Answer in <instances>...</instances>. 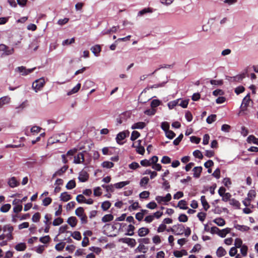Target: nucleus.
Wrapping results in <instances>:
<instances>
[{"mask_svg": "<svg viewBox=\"0 0 258 258\" xmlns=\"http://www.w3.org/2000/svg\"><path fill=\"white\" fill-rule=\"evenodd\" d=\"M75 214L80 218L82 224H84L87 223V216L84 213V210L83 208L81 207L78 208L75 211Z\"/></svg>", "mask_w": 258, "mask_h": 258, "instance_id": "1", "label": "nucleus"}, {"mask_svg": "<svg viewBox=\"0 0 258 258\" xmlns=\"http://www.w3.org/2000/svg\"><path fill=\"white\" fill-rule=\"evenodd\" d=\"M45 83L44 79L41 78L39 79L35 80L32 84V88L35 91L37 92L40 90L44 86Z\"/></svg>", "mask_w": 258, "mask_h": 258, "instance_id": "2", "label": "nucleus"}, {"mask_svg": "<svg viewBox=\"0 0 258 258\" xmlns=\"http://www.w3.org/2000/svg\"><path fill=\"white\" fill-rule=\"evenodd\" d=\"M250 102H252V101L250 98V93H248L242 100V102L240 106L241 111H244L246 110L247 107L248 106Z\"/></svg>", "mask_w": 258, "mask_h": 258, "instance_id": "3", "label": "nucleus"}, {"mask_svg": "<svg viewBox=\"0 0 258 258\" xmlns=\"http://www.w3.org/2000/svg\"><path fill=\"white\" fill-rule=\"evenodd\" d=\"M36 69V68H33L32 69H27L25 67L21 66L18 67L15 69V71L22 73V75L26 76L29 74L31 73L34 71V70Z\"/></svg>", "mask_w": 258, "mask_h": 258, "instance_id": "4", "label": "nucleus"}, {"mask_svg": "<svg viewBox=\"0 0 258 258\" xmlns=\"http://www.w3.org/2000/svg\"><path fill=\"white\" fill-rule=\"evenodd\" d=\"M0 51H3L4 53L6 55L12 54L14 52L13 48H9L7 45L1 44H0Z\"/></svg>", "mask_w": 258, "mask_h": 258, "instance_id": "5", "label": "nucleus"}, {"mask_svg": "<svg viewBox=\"0 0 258 258\" xmlns=\"http://www.w3.org/2000/svg\"><path fill=\"white\" fill-rule=\"evenodd\" d=\"M175 230V235H182L184 232L185 228L182 224H177L173 226Z\"/></svg>", "mask_w": 258, "mask_h": 258, "instance_id": "6", "label": "nucleus"}, {"mask_svg": "<svg viewBox=\"0 0 258 258\" xmlns=\"http://www.w3.org/2000/svg\"><path fill=\"white\" fill-rule=\"evenodd\" d=\"M121 241L123 243L127 244L132 247H135L136 244V240L134 238H123L121 239Z\"/></svg>", "mask_w": 258, "mask_h": 258, "instance_id": "7", "label": "nucleus"}, {"mask_svg": "<svg viewBox=\"0 0 258 258\" xmlns=\"http://www.w3.org/2000/svg\"><path fill=\"white\" fill-rule=\"evenodd\" d=\"M127 136V134L125 132H121L118 133L116 137V142L118 144H123L122 142H121V141L124 140Z\"/></svg>", "mask_w": 258, "mask_h": 258, "instance_id": "8", "label": "nucleus"}, {"mask_svg": "<svg viewBox=\"0 0 258 258\" xmlns=\"http://www.w3.org/2000/svg\"><path fill=\"white\" fill-rule=\"evenodd\" d=\"M89 177V174L86 171H82L80 173L78 179L80 181L84 182L88 180Z\"/></svg>", "mask_w": 258, "mask_h": 258, "instance_id": "9", "label": "nucleus"}, {"mask_svg": "<svg viewBox=\"0 0 258 258\" xmlns=\"http://www.w3.org/2000/svg\"><path fill=\"white\" fill-rule=\"evenodd\" d=\"M84 155L83 153H79L74 157V163L76 164H80L84 162Z\"/></svg>", "mask_w": 258, "mask_h": 258, "instance_id": "10", "label": "nucleus"}, {"mask_svg": "<svg viewBox=\"0 0 258 258\" xmlns=\"http://www.w3.org/2000/svg\"><path fill=\"white\" fill-rule=\"evenodd\" d=\"M150 230L146 227H142L138 230V235L140 237H143L148 234Z\"/></svg>", "mask_w": 258, "mask_h": 258, "instance_id": "11", "label": "nucleus"}, {"mask_svg": "<svg viewBox=\"0 0 258 258\" xmlns=\"http://www.w3.org/2000/svg\"><path fill=\"white\" fill-rule=\"evenodd\" d=\"M202 167L198 166L194 167L192 171H194V177L195 178H199L202 171Z\"/></svg>", "mask_w": 258, "mask_h": 258, "instance_id": "12", "label": "nucleus"}, {"mask_svg": "<svg viewBox=\"0 0 258 258\" xmlns=\"http://www.w3.org/2000/svg\"><path fill=\"white\" fill-rule=\"evenodd\" d=\"M67 222L71 227H74L77 225L78 220L76 217L72 216L68 218Z\"/></svg>", "mask_w": 258, "mask_h": 258, "instance_id": "13", "label": "nucleus"}, {"mask_svg": "<svg viewBox=\"0 0 258 258\" xmlns=\"http://www.w3.org/2000/svg\"><path fill=\"white\" fill-rule=\"evenodd\" d=\"M91 50L95 56H98L101 51V47L99 45H95L91 48Z\"/></svg>", "mask_w": 258, "mask_h": 258, "instance_id": "14", "label": "nucleus"}, {"mask_svg": "<svg viewBox=\"0 0 258 258\" xmlns=\"http://www.w3.org/2000/svg\"><path fill=\"white\" fill-rule=\"evenodd\" d=\"M11 100L9 96H4L0 98V108H2L4 105L8 104Z\"/></svg>", "mask_w": 258, "mask_h": 258, "instance_id": "15", "label": "nucleus"}, {"mask_svg": "<svg viewBox=\"0 0 258 258\" xmlns=\"http://www.w3.org/2000/svg\"><path fill=\"white\" fill-rule=\"evenodd\" d=\"M201 201L204 209L207 211L210 208V205L207 202L205 196H202L201 197Z\"/></svg>", "mask_w": 258, "mask_h": 258, "instance_id": "16", "label": "nucleus"}, {"mask_svg": "<svg viewBox=\"0 0 258 258\" xmlns=\"http://www.w3.org/2000/svg\"><path fill=\"white\" fill-rule=\"evenodd\" d=\"M8 184L11 187H15L19 185V182L17 181L16 177H12L9 179L8 181Z\"/></svg>", "mask_w": 258, "mask_h": 258, "instance_id": "17", "label": "nucleus"}, {"mask_svg": "<svg viewBox=\"0 0 258 258\" xmlns=\"http://www.w3.org/2000/svg\"><path fill=\"white\" fill-rule=\"evenodd\" d=\"M256 191L254 190H250L247 194V197L246 198L247 201L251 202L256 197Z\"/></svg>", "mask_w": 258, "mask_h": 258, "instance_id": "18", "label": "nucleus"}, {"mask_svg": "<svg viewBox=\"0 0 258 258\" xmlns=\"http://www.w3.org/2000/svg\"><path fill=\"white\" fill-rule=\"evenodd\" d=\"M227 253L225 249L222 246L218 247L216 251L217 256L219 257H221L225 255Z\"/></svg>", "mask_w": 258, "mask_h": 258, "instance_id": "19", "label": "nucleus"}, {"mask_svg": "<svg viewBox=\"0 0 258 258\" xmlns=\"http://www.w3.org/2000/svg\"><path fill=\"white\" fill-rule=\"evenodd\" d=\"M60 198L61 201L68 202L72 199V196L68 194L67 192H64L61 194Z\"/></svg>", "mask_w": 258, "mask_h": 258, "instance_id": "20", "label": "nucleus"}, {"mask_svg": "<svg viewBox=\"0 0 258 258\" xmlns=\"http://www.w3.org/2000/svg\"><path fill=\"white\" fill-rule=\"evenodd\" d=\"M146 126V123L144 122H138L134 123L132 126V129H143Z\"/></svg>", "mask_w": 258, "mask_h": 258, "instance_id": "21", "label": "nucleus"}, {"mask_svg": "<svg viewBox=\"0 0 258 258\" xmlns=\"http://www.w3.org/2000/svg\"><path fill=\"white\" fill-rule=\"evenodd\" d=\"M81 85L80 83H78L75 87H74L71 91H69L67 93L68 95H71L75 94L79 91L80 89Z\"/></svg>", "mask_w": 258, "mask_h": 258, "instance_id": "22", "label": "nucleus"}, {"mask_svg": "<svg viewBox=\"0 0 258 258\" xmlns=\"http://www.w3.org/2000/svg\"><path fill=\"white\" fill-rule=\"evenodd\" d=\"M229 204L231 206L235 207L237 209L240 208V203H239V202L238 201L236 200V199H235L234 198L231 199L230 200Z\"/></svg>", "mask_w": 258, "mask_h": 258, "instance_id": "23", "label": "nucleus"}, {"mask_svg": "<svg viewBox=\"0 0 258 258\" xmlns=\"http://www.w3.org/2000/svg\"><path fill=\"white\" fill-rule=\"evenodd\" d=\"M234 227L239 230V231H242V232H244V231H247L249 229V227L247 226H245V225H239V224H235L234 225Z\"/></svg>", "mask_w": 258, "mask_h": 258, "instance_id": "24", "label": "nucleus"}, {"mask_svg": "<svg viewBox=\"0 0 258 258\" xmlns=\"http://www.w3.org/2000/svg\"><path fill=\"white\" fill-rule=\"evenodd\" d=\"M153 12V9L151 8H145L139 11L138 16H143L147 13H151Z\"/></svg>", "mask_w": 258, "mask_h": 258, "instance_id": "25", "label": "nucleus"}, {"mask_svg": "<svg viewBox=\"0 0 258 258\" xmlns=\"http://www.w3.org/2000/svg\"><path fill=\"white\" fill-rule=\"evenodd\" d=\"M130 183V181H121L119 182L116 183H115L114 184V186L115 188H121L124 186L128 185Z\"/></svg>", "mask_w": 258, "mask_h": 258, "instance_id": "26", "label": "nucleus"}, {"mask_svg": "<svg viewBox=\"0 0 258 258\" xmlns=\"http://www.w3.org/2000/svg\"><path fill=\"white\" fill-rule=\"evenodd\" d=\"M26 247L27 246L25 243H20L15 246V248L17 251H24L26 249Z\"/></svg>", "mask_w": 258, "mask_h": 258, "instance_id": "27", "label": "nucleus"}, {"mask_svg": "<svg viewBox=\"0 0 258 258\" xmlns=\"http://www.w3.org/2000/svg\"><path fill=\"white\" fill-rule=\"evenodd\" d=\"M230 232V229L229 228H226L222 230H220V232L218 233V234L221 237H225L226 234L229 233Z\"/></svg>", "mask_w": 258, "mask_h": 258, "instance_id": "28", "label": "nucleus"}, {"mask_svg": "<svg viewBox=\"0 0 258 258\" xmlns=\"http://www.w3.org/2000/svg\"><path fill=\"white\" fill-rule=\"evenodd\" d=\"M113 219V216L112 214H106L102 218L103 222H107L112 221Z\"/></svg>", "mask_w": 258, "mask_h": 258, "instance_id": "29", "label": "nucleus"}, {"mask_svg": "<svg viewBox=\"0 0 258 258\" xmlns=\"http://www.w3.org/2000/svg\"><path fill=\"white\" fill-rule=\"evenodd\" d=\"M248 143L256 144L258 145V139L256 138L253 135H250L247 139Z\"/></svg>", "mask_w": 258, "mask_h": 258, "instance_id": "30", "label": "nucleus"}, {"mask_svg": "<svg viewBox=\"0 0 258 258\" xmlns=\"http://www.w3.org/2000/svg\"><path fill=\"white\" fill-rule=\"evenodd\" d=\"M214 222L219 226H224L225 224V221L222 218H218L214 220Z\"/></svg>", "mask_w": 258, "mask_h": 258, "instance_id": "31", "label": "nucleus"}, {"mask_svg": "<svg viewBox=\"0 0 258 258\" xmlns=\"http://www.w3.org/2000/svg\"><path fill=\"white\" fill-rule=\"evenodd\" d=\"M111 203L109 201H106L102 203L101 208L103 211H107L111 206Z\"/></svg>", "mask_w": 258, "mask_h": 258, "instance_id": "32", "label": "nucleus"}, {"mask_svg": "<svg viewBox=\"0 0 258 258\" xmlns=\"http://www.w3.org/2000/svg\"><path fill=\"white\" fill-rule=\"evenodd\" d=\"M132 147L136 148V151L138 153L141 155H143L145 153V148L143 146H135V144H133Z\"/></svg>", "mask_w": 258, "mask_h": 258, "instance_id": "33", "label": "nucleus"}, {"mask_svg": "<svg viewBox=\"0 0 258 258\" xmlns=\"http://www.w3.org/2000/svg\"><path fill=\"white\" fill-rule=\"evenodd\" d=\"M76 184L74 180H70L67 184L66 187L68 189H72L76 187Z\"/></svg>", "mask_w": 258, "mask_h": 258, "instance_id": "34", "label": "nucleus"}, {"mask_svg": "<svg viewBox=\"0 0 258 258\" xmlns=\"http://www.w3.org/2000/svg\"><path fill=\"white\" fill-rule=\"evenodd\" d=\"M135 229V226L132 224H130L128 226L127 230V233L126 234L127 235L133 236L134 234V231Z\"/></svg>", "mask_w": 258, "mask_h": 258, "instance_id": "35", "label": "nucleus"}, {"mask_svg": "<svg viewBox=\"0 0 258 258\" xmlns=\"http://www.w3.org/2000/svg\"><path fill=\"white\" fill-rule=\"evenodd\" d=\"M186 205L187 204L185 201L180 200L178 203L177 207H179L181 209L186 210L188 208Z\"/></svg>", "mask_w": 258, "mask_h": 258, "instance_id": "36", "label": "nucleus"}, {"mask_svg": "<svg viewBox=\"0 0 258 258\" xmlns=\"http://www.w3.org/2000/svg\"><path fill=\"white\" fill-rule=\"evenodd\" d=\"M11 208V206L10 204H6L3 205L1 207L0 210L2 212L6 213L10 210Z\"/></svg>", "mask_w": 258, "mask_h": 258, "instance_id": "37", "label": "nucleus"}, {"mask_svg": "<svg viewBox=\"0 0 258 258\" xmlns=\"http://www.w3.org/2000/svg\"><path fill=\"white\" fill-rule=\"evenodd\" d=\"M180 99H176L172 101H170L168 103V106L169 109H173L175 106L178 105Z\"/></svg>", "mask_w": 258, "mask_h": 258, "instance_id": "38", "label": "nucleus"}, {"mask_svg": "<svg viewBox=\"0 0 258 258\" xmlns=\"http://www.w3.org/2000/svg\"><path fill=\"white\" fill-rule=\"evenodd\" d=\"M71 236L77 240H80L82 238L81 233L79 231L71 232Z\"/></svg>", "mask_w": 258, "mask_h": 258, "instance_id": "39", "label": "nucleus"}, {"mask_svg": "<svg viewBox=\"0 0 258 258\" xmlns=\"http://www.w3.org/2000/svg\"><path fill=\"white\" fill-rule=\"evenodd\" d=\"M216 117L217 116L216 114H211L207 118V122L209 124L212 123V122L216 120Z\"/></svg>", "mask_w": 258, "mask_h": 258, "instance_id": "40", "label": "nucleus"}, {"mask_svg": "<svg viewBox=\"0 0 258 258\" xmlns=\"http://www.w3.org/2000/svg\"><path fill=\"white\" fill-rule=\"evenodd\" d=\"M50 240V237L49 235H46L39 238V241L44 243H48Z\"/></svg>", "mask_w": 258, "mask_h": 258, "instance_id": "41", "label": "nucleus"}, {"mask_svg": "<svg viewBox=\"0 0 258 258\" xmlns=\"http://www.w3.org/2000/svg\"><path fill=\"white\" fill-rule=\"evenodd\" d=\"M149 179L148 177H143L140 182V185L141 186H145L149 182Z\"/></svg>", "mask_w": 258, "mask_h": 258, "instance_id": "42", "label": "nucleus"}, {"mask_svg": "<svg viewBox=\"0 0 258 258\" xmlns=\"http://www.w3.org/2000/svg\"><path fill=\"white\" fill-rule=\"evenodd\" d=\"M140 136L139 132L136 131H134L132 133L131 140L132 141H135Z\"/></svg>", "mask_w": 258, "mask_h": 258, "instance_id": "43", "label": "nucleus"}, {"mask_svg": "<svg viewBox=\"0 0 258 258\" xmlns=\"http://www.w3.org/2000/svg\"><path fill=\"white\" fill-rule=\"evenodd\" d=\"M65 245H66L65 242H61L58 243L55 245V248L57 251H61L64 248Z\"/></svg>", "mask_w": 258, "mask_h": 258, "instance_id": "44", "label": "nucleus"}, {"mask_svg": "<svg viewBox=\"0 0 258 258\" xmlns=\"http://www.w3.org/2000/svg\"><path fill=\"white\" fill-rule=\"evenodd\" d=\"M102 165L103 167L107 168H111L113 167L114 163L110 161H104L102 163Z\"/></svg>", "mask_w": 258, "mask_h": 258, "instance_id": "45", "label": "nucleus"}, {"mask_svg": "<svg viewBox=\"0 0 258 258\" xmlns=\"http://www.w3.org/2000/svg\"><path fill=\"white\" fill-rule=\"evenodd\" d=\"M146 248L145 246V245L143 244L140 243V244H139L138 247L136 248V251H138V252H142L143 253H146Z\"/></svg>", "mask_w": 258, "mask_h": 258, "instance_id": "46", "label": "nucleus"}, {"mask_svg": "<svg viewBox=\"0 0 258 258\" xmlns=\"http://www.w3.org/2000/svg\"><path fill=\"white\" fill-rule=\"evenodd\" d=\"M165 135L166 137L169 139H173L176 136L175 134L171 130H169L165 132Z\"/></svg>", "mask_w": 258, "mask_h": 258, "instance_id": "47", "label": "nucleus"}, {"mask_svg": "<svg viewBox=\"0 0 258 258\" xmlns=\"http://www.w3.org/2000/svg\"><path fill=\"white\" fill-rule=\"evenodd\" d=\"M52 202V199L49 197L44 198L42 201V205L44 206H48Z\"/></svg>", "mask_w": 258, "mask_h": 258, "instance_id": "48", "label": "nucleus"}, {"mask_svg": "<svg viewBox=\"0 0 258 258\" xmlns=\"http://www.w3.org/2000/svg\"><path fill=\"white\" fill-rule=\"evenodd\" d=\"M76 201L79 203H85V201H86V199L85 198V197L83 195H79L77 196L76 197Z\"/></svg>", "mask_w": 258, "mask_h": 258, "instance_id": "49", "label": "nucleus"}, {"mask_svg": "<svg viewBox=\"0 0 258 258\" xmlns=\"http://www.w3.org/2000/svg\"><path fill=\"white\" fill-rule=\"evenodd\" d=\"M183 138V134H181L179 136L173 141V144L175 146L178 145Z\"/></svg>", "mask_w": 258, "mask_h": 258, "instance_id": "50", "label": "nucleus"}, {"mask_svg": "<svg viewBox=\"0 0 258 258\" xmlns=\"http://www.w3.org/2000/svg\"><path fill=\"white\" fill-rule=\"evenodd\" d=\"M179 99L180 103L178 102V105L184 108H186L188 104V99L184 100H181L180 99Z\"/></svg>", "mask_w": 258, "mask_h": 258, "instance_id": "51", "label": "nucleus"}, {"mask_svg": "<svg viewBox=\"0 0 258 258\" xmlns=\"http://www.w3.org/2000/svg\"><path fill=\"white\" fill-rule=\"evenodd\" d=\"M178 219L181 222H186L188 221V217L185 214H181L178 217Z\"/></svg>", "mask_w": 258, "mask_h": 258, "instance_id": "52", "label": "nucleus"}, {"mask_svg": "<svg viewBox=\"0 0 258 258\" xmlns=\"http://www.w3.org/2000/svg\"><path fill=\"white\" fill-rule=\"evenodd\" d=\"M40 214L39 212H37L33 215L32 220L34 222H38L40 220Z\"/></svg>", "mask_w": 258, "mask_h": 258, "instance_id": "53", "label": "nucleus"}, {"mask_svg": "<svg viewBox=\"0 0 258 258\" xmlns=\"http://www.w3.org/2000/svg\"><path fill=\"white\" fill-rule=\"evenodd\" d=\"M161 102L157 99H154L152 101L151 103V106L152 108H154L158 107L160 105Z\"/></svg>", "mask_w": 258, "mask_h": 258, "instance_id": "54", "label": "nucleus"}, {"mask_svg": "<svg viewBox=\"0 0 258 258\" xmlns=\"http://www.w3.org/2000/svg\"><path fill=\"white\" fill-rule=\"evenodd\" d=\"M102 186L103 188H105L107 192H113L114 191V187H115L114 185L112 184H110L108 185L103 184L102 185Z\"/></svg>", "mask_w": 258, "mask_h": 258, "instance_id": "55", "label": "nucleus"}, {"mask_svg": "<svg viewBox=\"0 0 258 258\" xmlns=\"http://www.w3.org/2000/svg\"><path fill=\"white\" fill-rule=\"evenodd\" d=\"M193 155L196 158H199L200 159H202L203 158V155L202 152L198 150H195L193 152Z\"/></svg>", "mask_w": 258, "mask_h": 258, "instance_id": "56", "label": "nucleus"}, {"mask_svg": "<svg viewBox=\"0 0 258 258\" xmlns=\"http://www.w3.org/2000/svg\"><path fill=\"white\" fill-rule=\"evenodd\" d=\"M63 222V219L59 217L54 220L52 224L53 226H58L62 223Z\"/></svg>", "mask_w": 258, "mask_h": 258, "instance_id": "57", "label": "nucleus"}, {"mask_svg": "<svg viewBox=\"0 0 258 258\" xmlns=\"http://www.w3.org/2000/svg\"><path fill=\"white\" fill-rule=\"evenodd\" d=\"M162 179L163 181L162 185L164 187L165 190H168L170 188L169 182L165 178H162Z\"/></svg>", "mask_w": 258, "mask_h": 258, "instance_id": "58", "label": "nucleus"}, {"mask_svg": "<svg viewBox=\"0 0 258 258\" xmlns=\"http://www.w3.org/2000/svg\"><path fill=\"white\" fill-rule=\"evenodd\" d=\"M150 195V192L148 191H144L140 194V198L141 199H147Z\"/></svg>", "mask_w": 258, "mask_h": 258, "instance_id": "59", "label": "nucleus"}, {"mask_svg": "<svg viewBox=\"0 0 258 258\" xmlns=\"http://www.w3.org/2000/svg\"><path fill=\"white\" fill-rule=\"evenodd\" d=\"M161 128L162 129L166 132L167 131L169 130V124L167 122H163L161 123Z\"/></svg>", "mask_w": 258, "mask_h": 258, "instance_id": "60", "label": "nucleus"}, {"mask_svg": "<svg viewBox=\"0 0 258 258\" xmlns=\"http://www.w3.org/2000/svg\"><path fill=\"white\" fill-rule=\"evenodd\" d=\"M68 166L64 165L63 167H62L60 169H59L57 171V173L58 174V175H62L63 173H64L68 169Z\"/></svg>", "mask_w": 258, "mask_h": 258, "instance_id": "61", "label": "nucleus"}, {"mask_svg": "<svg viewBox=\"0 0 258 258\" xmlns=\"http://www.w3.org/2000/svg\"><path fill=\"white\" fill-rule=\"evenodd\" d=\"M207 214L204 212H200L198 214L197 217L199 219V220L203 222L205 220Z\"/></svg>", "mask_w": 258, "mask_h": 258, "instance_id": "62", "label": "nucleus"}, {"mask_svg": "<svg viewBox=\"0 0 258 258\" xmlns=\"http://www.w3.org/2000/svg\"><path fill=\"white\" fill-rule=\"evenodd\" d=\"M125 119V114H121L116 118V121L118 124H121Z\"/></svg>", "mask_w": 258, "mask_h": 258, "instance_id": "63", "label": "nucleus"}, {"mask_svg": "<svg viewBox=\"0 0 258 258\" xmlns=\"http://www.w3.org/2000/svg\"><path fill=\"white\" fill-rule=\"evenodd\" d=\"M161 162L163 164H169L171 162V159L168 156H164L162 157Z\"/></svg>", "mask_w": 258, "mask_h": 258, "instance_id": "64", "label": "nucleus"}]
</instances>
